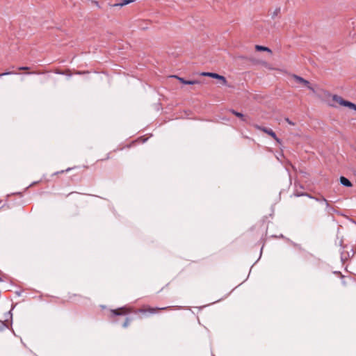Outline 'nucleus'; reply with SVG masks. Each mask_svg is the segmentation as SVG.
Instances as JSON below:
<instances>
[{"instance_id":"nucleus-1","label":"nucleus","mask_w":356,"mask_h":356,"mask_svg":"<svg viewBox=\"0 0 356 356\" xmlns=\"http://www.w3.org/2000/svg\"><path fill=\"white\" fill-rule=\"evenodd\" d=\"M323 99L324 102L331 107H337L338 106H342L344 99L338 95L331 94L328 91L323 92Z\"/></svg>"},{"instance_id":"nucleus-2","label":"nucleus","mask_w":356,"mask_h":356,"mask_svg":"<svg viewBox=\"0 0 356 356\" xmlns=\"http://www.w3.org/2000/svg\"><path fill=\"white\" fill-rule=\"evenodd\" d=\"M292 79L296 83L306 86L312 92H315L314 88L311 86V84L309 83V82L308 81H307V80L304 79L303 78L298 76L297 75H293Z\"/></svg>"},{"instance_id":"nucleus-3","label":"nucleus","mask_w":356,"mask_h":356,"mask_svg":"<svg viewBox=\"0 0 356 356\" xmlns=\"http://www.w3.org/2000/svg\"><path fill=\"white\" fill-rule=\"evenodd\" d=\"M201 75L204 76H209V77H211L213 79H218L222 82V85L227 84V81H226V79L225 78V76H221L218 74L213 73V72H202Z\"/></svg>"},{"instance_id":"nucleus-4","label":"nucleus","mask_w":356,"mask_h":356,"mask_svg":"<svg viewBox=\"0 0 356 356\" xmlns=\"http://www.w3.org/2000/svg\"><path fill=\"white\" fill-rule=\"evenodd\" d=\"M257 129L266 133L269 136H270L273 138H274L277 143H280V140L277 137L275 133L270 129H267L266 127H261L259 126H256Z\"/></svg>"},{"instance_id":"nucleus-5","label":"nucleus","mask_w":356,"mask_h":356,"mask_svg":"<svg viewBox=\"0 0 356 356\" xmlns=\"http://www.w3.org/2000/svg\"><path fill=\"white\" fill-rule=\"evenodd\" d=\"M341 106L346 107L348 110L353 111L355 113H356V104L351 102L344 100Z\"/></svg>"},{"instance_id":"nucleus-6","label":"nucleus","mask_w":356,"mask_h":356,"mask_svg":"<svg viewBox=\"0 0 356 356\" xmlns=\"http://www.w3.org/2000/svg\"><path fill=\"white\" fill-rule=\"evenodd\" d=\"M340 182L342 185L346 187H351L352 183L345 177H340Z\"/></svg>"},{"instance_id":"nucleus-7","label":"nucleus","mask_w":356,"mask_h":356,"mask_svg":"<svg viewBox=\"0 0 356 356\" xmlns=\"http://www.w3.org/2000/svg\"><path fill=\"white\" fill-rule=\"evenodd\" d=\"M178 79H179V81L181 83H182L184 84L194 85V84H196V83H199V81H195V80H194V81H186L184 79L181 78V77H178Z\"/></svg>"},{"instance_id":"nucleus-8","label":"nucleus","mask_w":356,"mask_h":356,"mask_svg":"<svg viewBox=\"0 0 356 356\" xmlns=\"http://www.w3.org/2000/svg\"><path fill=\"white\" fill-rule=\"evenodd\" d=\"M255 49L258 51H267L269 53L272 52L269 48H268L266 47L261 46V45H256Z\"/></svg>"},{"instance_id":"nucleus-9","label":"nucleus","mask_w":356,"mask_h":356,"mask_svg":"<svg viewBox=\"0 0 356 356\" xmlns=\"http://www.w3.org/2000/svg\"><path fill=\"white\" fill-rule=\"evenodd\" d=\"M133 1H134L133 0H123L120 3L114 4L113 6H114V7H118V6L122 7V6H124L131 3Z\"/></svg>"},{"instance_id":"nucleus-10","label":"nucleus","mask_w":356,"mask_h":356,"mask_svg":"<svg viewBox=\"0 0 356 356\" xmlns=\"http://www.w3.org/2000/svg\"><path fill=\"white\" fill-rule=\"evenodd\" d=\"M231 112L234 115H236V117L241 118L243 121H245L246 122L247 121V118L243 115L242 113H239V112H237V111H235L234 110H232Z\"/></svg>"},{"instance_id":"nucleus-11","label":"nucleus","mask_w":356,"mask_h":356,"mask_svg":"<svg viewBox=\"0 0 356 356\" xmlns=\"http://www.w3.org/2000/svg\"><path fill=\"white\" fill-rule=\"evenodd\" d=\"M280 12V8H276L273 14V17H275Z\"/></svg>"},{"instance_id":"nucleus-12","label":"nucleus","mask_w":356,"mask_h":356,"mask_svg":"<svg viewBox=\"0 0 356 356\" xmlns=\"http://www.w3.org/2000/svg\"><path fill=\"white\" fill-rule=\"evenodd\" d=\"M11 74H13L11 72H6L0 74V77L3 76H6V75H9Z\"/></svg>"},{"instance_id":"nucleus-13","label":"nucleus","mask_w":356,"mask_h":356,"mask_svg":"<svg viewBox=\"0 0 356 356\" xmlns=\"http://www.w3.org/2000/svg\"><path fill=\"white\" fill-rule=\"evenodd\" d=\"M286 121L289 124H291V125H294V123L292 122L289 118L286 119Z\"/></svg>"},{"instance_id":"nucleus-14","label":"nucleus","mask_w":356,"mask_h":356,"mask_svg":"<svg viewBox=\"0 0 356 356\" xmlns=\"http://www.w3.org/2000/svg\"><path fill=\"white\" fill-rule=\"evenodd\" d=\"M28 69H29V67H21L19 68V70H28Z\"/></svg>"},{"instance_id":"nucleus-15","label":"nucleus","mask_w":356,"mask_h":356,"mask_svg":"<svg viewBox=\"0 0 356 356\" xmlns=\"http://www.w3.org/2000/svg\"><path fill=\"white\" fill-rule=\"evenodd\" d=\"M113 312L115 314H117V315L121 314V313L118 312V311H114Z\"/></svg>"},{"instance_id":"nucleus-16","label":"nucleus","mask_w":356,"mask_h":356,"mask_svg":"<svg viewBox=\"0 0 356 356\" xmlns=\"http://www.w3.org/2000/svg\"><path fill=\"white\" fill-rule=\"evenodd\" d=\"M154 310H155L154 309H150V312H154Z\"/></svg>"}]
</instances>
